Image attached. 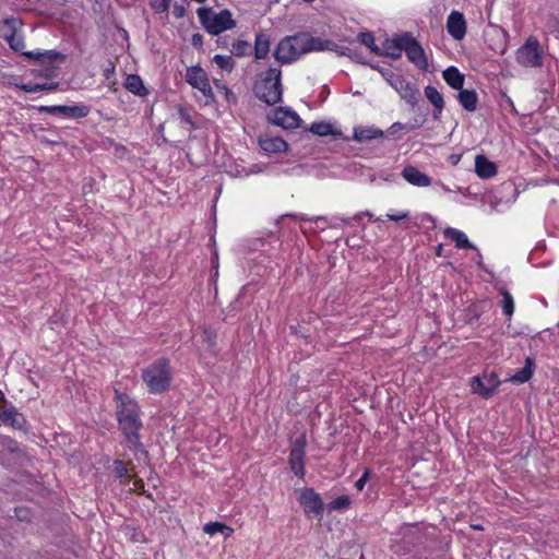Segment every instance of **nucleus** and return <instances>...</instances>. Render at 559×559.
<instances>
[{"mask_svg":"<svg viewBox=\"0 0 559 559\" xmlns=\"http://www.w3.org/2000/svg\"><path fill=\"white\" fill-rule=\"evenodd\" d=\"M332 44L308 34H297L283 38L276 46L275 58L282 63H290L311 51L332 50Z\"/></svg>","mask_w":559,"mask_h":559,"instance_id":"1","label":"nucleus"},{"mask_svg":"<svg viewBox=\"0 0 559 559\" xmlns=\"http://www.w3.org/2000/svg\"><path fill=\"white\" fill-rule=\"evenodd\" d=\"M117 416L119 425L132 447L139 444L138 431L142 427L136 402L128 394L116 391Z\"/></svg>","mask_w":559,"mask_h":559,"instance_id":"2","label":"nucleus"},{"mask_svg":"<svg viewBox=\"0 0 559 559\" xmlns=\"http://www.w3.org/2000/svg\"><path fill=\"white\" fill-rule=\"evenodd\" d=\"M255 94L267 105H274L282 100L283 87L281 83V70L270 68L260 74L255 83Z\"/></svg>","mask_w":559,"mask_h":559,"instance_id":"3","label":"nucleus"},{"mask_svg":"<svg viewBox=\"0 0 559 559\" xmlns=\"http://www.w3.org/2000/svg\"><path fill=\"white\" fill-rule=\"evenodd\" d=\"M198 16L203 27L212 35H218L236 26L233 14L227 9L215 11L200 8L198 9Z\"/></svg>","mask_w":559,"mask_h":559,"instance_id":"4","label":"nucleus"},{"mask_svg":"<svg viewBox=\"0 0 559 559\" xmlns=\"http://www.w3.org/2000/svg\"><path fill=\"white\" fill-rule=\"evenodd\" d=\"M143 381L151 393L166 391L170 385V368L166 360L159 359L143 370Z\"/></svg>","mask_w":559,"mask_h":559,"instance_id":"5","label":"nucleus"},{"mask_svg":"<svg viewBox=\"0 0 559 559\" xmlns=\"http://www.w3.org/2000/svg\"><path fill=\"white\" fill-rule=\"evenodd\" d=\"M516 61L525 68L542 67L543 52L536 37L530 36L516 50Z\"/></svg>","mask_w":559,"mask_h":559,"instance_id":"6","label":"nucleus"},{"mask_svg":"<svg viewBox=\"0 0 559 559\" xmlns=\"http://www.w3.org/2000/svg\"><path fill=\"white\" fill-rule=\"evenodd\" d=\"M186 81L193 88L198 90L203 97L206 99V103L214 100L213 88L210 84V79L207 73L199 66L189 67L186 71Z\"/></svg>","mask_w":559,"mask_h":559,"instance_id":"7","label":"nucleus"},{"mask_svg":"<svg viewBox=\"0 0 559 559\" xmlns=\"http://www.w3.org/2000/svg\"><path fill=\"white\" fill-rule=\"evenodd\" d=\"M298 501L307 515L321 520L323 516V502L313 489L306 488L299 491Z\"/></svg>","mask_w":559,"mask_h":559,"instance_id":"8","label":"nucleus"},{"mask_svg":"<svg viewBox=\"0 0 559 559\" xmlns=\"http://www.w3.org/2000/svg\"><path fill=\"white\" fill-rule=\"evenodd\" d=\"M269 120L283 129H296L301 119L299 115L289 107H277L270 115Z\"/></svg>","mask_w":559,"mask_h":559,"instance_id":"9","label":"nucleus"},{"mask_svg":"<svg viewBox=\"0 0 559 559\" xmlns=\"http://www.w3.org/2000/svg\"><path fill=\"white\" fill-rule=\"evenodd\" d=\"M402 45L404 46V51L406 52L411 62H413L420 70H426L428 68V61L425 56V51L413 37L406 34L402 35Z\"/></svg>","mask_w":559,"mask_h":559,"instance_id":"10","label":"nucleus"},{"mask_svg":"<svg viewBox=\"0 0 559 559\" xmlns=\"http://www.w3.org/2000/svg\"><path fill=\"white\" fill-rule=\"evenodd\" d=\"M499 384L500 381L495 373L485 374L484 377H473L469 381L472 392L486 399L495 393Z\"/></svg>","mask_w":559,"mask_h":559,"instance_id":"11","label":"nucleus"},{"mask_svg":"<svg viewBox=\"0 0 559 559\" xmlns=\"http://www.w3.org/2000/svg\"><path fill=\"white\" fill-rule=\"evenodd\" d=\"M391 87L394 88L401 98L409 105L415 106L417 104L419 98V91L412 82L405 80L402 75L395 80Z\"/></svg>","mask_w":559,"mask_h":559,"instance_id":"12","label":"nucleus"},{"mask_svg":"<svg viewBox=\"0 0 559 559\" xmlns=\"http://www.w3.org/2000/svg\"><path fill=\"white\" fill-rule=\"evenodd\" d=\"M447 31L455 40H462L466 34V21L463 13L452 11L447 20Z\"/></svg>","mask_w":559,"mask_h":559,"instance_id":"13","label":"nucleus"},{"mask_svg":"<svg viewBox=\"0 0 559 559\" xmlns=\"http://www.w3.org/2000/svg\"><path fill=\"white\" fill-rule=\"evenodd\" d=\"M305 441L299 439L296 440L293 444L289 454V464L294 474L298 477H304L305 475Z\"/></svg>","mask_w":559,"mask_h":559,"instance_id":"14","label":"nucleus"},{"mask_svg":"<svg viewBox=\"0 0 559 559\" xmlns=\"http://www.w3.org/2000/svg\"><path fill=\"white\" fill-rule=\"evenodd\" d=\"M402 176L405 181L415 187L421 188L431 185V178L412 165L404 167Z\"/></svg>","mask_w":559,"mask_h":559,"instance_id":"15","label":"nucleus"},{"mask_svg":"<svg viewBox=\"0 0 559 559\" xmlns=\"http://www.w3.org/2000/svg\"><path fill=\"white\" fill-rule=\"evenodd\" d=\"M258 143L265 153H284L288 150L287 142L280 136L260 135Z\"/></svg>","mask_w":559,"mask_h":559,"instance_id":"16","label":"nucleus"},{"mask_svg":"<svg viewBox=\"0 0 559 559\" xmlns=\"http://www.w3.org/2000/svg\"><path fill=\"white\" fill-rule=\"evenodd\" d=\"M44 111L49 114H62L67 117L72 118H83L86 117L90 112V109L87 106L81 105V106H50V107H44Z\"/></svg>","mask_w":559,"mask_h":559,"instance_id":"17","label":"nucleus"},{"mask_svg":"<svg viewBox=\"0 0 559 559\" xmlns=\"http://www.w3.org/2000/svg\"><path fill=\"white\" fill-rule=\"evenodd\" d=\"M475 173L481 179H488L497 174L496 164L484 155L475 157Z\"/></svg>","mask_w":559,"mask_h":559,"instance_id":"18","label":"nucleus"},{"mask_svg":"<svg viewBox=\"0 0 559 559\" xmlns=\"http://www.w3.org/2000/svg\"><path fill=\"white\" fill-rule=\"evenodd\" d=\"M383 136V131L374 126H359L354 129L353 139L356 142H368Z\"/></svg>","mask_w":559,"mask_h":559,"instance_id":"19","label":"nucleus"},{"mask_svg":"<svg viewBox=\"0 0 559 559\" xmlns=\"http://www.w3.org/2000/svg\"><path fill=\"white\" fill-rule=\"evenodd\" d=\"M404 50V46L402 45V35L394 38V39H386L383 43V47L380 50L379 55H384L391 58H400L402 55V51Z\"/></svg>","mask_w":559,"mask_h":559,"instance_id":"20","label":"nucleus"},{"mask_svg":"<svg viewBox=\"0 0 559 559\" xmlns=\"http://www.w3.org/2000/svg\"><path fill=\"white\" fill-rule=\"evenodd\" d=\"M425 96L435 108L433 117L438 118L444 108V100L441 93L433 86L425 87Z\"/></svg>","mask_w":559,"mask_h":559,"instance_id":"21","label":"nucleus"},{"mask_svg":"<svg viewBox=\"0 0 559 559\" xmlns=\"http://www.w3.org/2000/svg\"><path fill=\"white\" fill-rule=\"evenodd\" d=\"M123 85L130 93H132L136 96L143 97V96H146L148 93L146 87L143 84L142 79L135 74H129L126 78Z\"/></svg>","mask_w":559,"mask_h":559,"instance_id":"22","label":"nucleus"},{"mask_svg":"<svg viewBox=\"0 0 559 559\" xmlns=\"http://www.w3.org/2000/svg\"><path fill=\"white\" fill-rule=\"evenodd\" d=\"M457 100L467 111H475L477 108L478 97L474 90H460Z\"/></svg>","mask_w":559,"mask_h":559,"instance_id":"23","label":"nucleus"},{"mask_svg":"<svg viewBox=\"0 0 559 559\" xmlns=\"http://www.w3.org/2000/svg\"><path fill=\"white\" fill-rule=\"evenodd\" d=\"M271 41L266 34L258 33L254 40V56L257 59H265L270 52Z\"/></svg>","mask_w":559,"mask_h":559,"instance_id":"24","label":"nucleus"},{"mask_svg":"<svg viewBox=\"0 0 559 559\" xmlns=\"http://www.w3.org/2000/svg\"><path fill=\"white\" fill-rule=\"evenodd\" d=\"M23 55L26 56L29 59L37 60V61H43V62H48V63H52L56 60H63L64 59V57L61 53L56 52L53 50H47V51H41V50L26 51V52H23Z\"/></svg>","mask_w":559,"mask_h":559,"instance_id":"25","label":"nucleus"},{"mask_svg":"<svg viewBox=\"0 0 559 559\" xmlns=\"http://www.w3.org/2000/svg\"><path fill=\"white\" fill-rule=\"evenodd\" d=\"M444 81L454 90H462L464 75L454 67L445 69L442 73Z\"/></svg>","mask_w":559,"mask_h":559,"instance_id":"26","label":"nucleus"},{"mask_svg":"<svg viewBox=\"0 0 559 559\" xmlns=\"http://www.w3.org/2000/svg\"><path fill=\"white\" fill-rule=\"evenodd\" d=\"M444 235L451 238L460 249L474 248L467 236L460 229L448 227L444 229Z\"/></svg>","mask_w":559,"mask_h":559,"instance_id":"27","label":"nucleus"},{"mask_svg":"<svg viewBox=\"0 0 559 559\" xmlns=\"http://www.w3.org/2000/svg\"><path fill=\"white\" fill-rule=\"evenodd\" d=\"M21 26V22L17 19L10 17L5 19L0 23V37L4 40L12 37Z\"/></svg>","mask_w":559,"mask_h":559,"instance_id":"28","label":"nucleus"},{"mask_svg":"<svg viewBox=\"0 0 559 559\" xmlns=\"http://www.w3.org/2000/svg\"><path fill=\"white\" fill-rule=\"evenodd\" d=\"M533 369H534V361L532 358L527 357L525 359V366L521 370L515 372L510 378V381H512L514 383H524V382L528 381L533 374Z\"/></svg>","mask_w":559,"mask_h":559,"instance_id":"29","label":"nucleus"},{"mask_svg":"<svg viewBox=\"0 0 559 559\" xmlns=\"http://www.w3.org/2000/svg\"><path fill=\"white\" fill-rule=\"evenodd\" d=\"M203 531L207 535L222 534L225 538L231 536L234 530L223 523L219 522H210L206 523L203 527Z\"/></svg>","mask_w":559,"mask_h":559,"instance_id":"30","label":"nucleus"},{"mask_svg":"<svg viewBox=\"0 0 559 559\" xmlns=\"http://www.w3.org/2000/svg\"><path fill=\"white\" fill-rule=\"evenodd\" d=\"M309 130L311 133L320 136L334 134L333 126L324 121L313 122Z\"/></svg>","mask_w":559,"mask_h":559,"instance_id":"31","label":"nucleus"},{"mask_svg":"<svg viewBox=\"0 0 559 559\" xmlns=\"http://www.w3.org/2000/svg\"><path fill=\"white\" fill-rule=\"evenodd\" d=\"M352 504V500L348 496L343 495L332 500L328 508L330 511H344L347 510Z\"/></svg>","mask_w":559,"mask_h":559,"instance_id":"32","label":"nucleus"},{"mask_svg":"<svg viewBox=\"0 0 559 559\" xmlns=\"http://www.w3.org/2000/svg\"><path fill=\"white\" fill-rule=\"evenodd\" d=\"M251 52V45L247 40H236L231 45V53L237 57H245L250 55Z\"/></svg>","mask_w":559,"mask_h":559,"instance_id":"33","label":"nucleus"},{"mask_svg":"<svg viewBox=\"0 0 559 559\" xmlns=\"http://www.w3.org/2000/svg\"><path fill=\"white\" fill-rule=\"evenodd\" d=\"M213 62L222 70L230 72L235 67V61L230 56L215 55Z\"/></svg>","mask_w":559,"mask_h":559,"instance_id":"34","label":"nucleus"},{"mask_svg":"<svg viewBox=\"0 0 559 559\" xmlns=\"http://www.w3.org/2000/svg\"><path fill=\"white\" fill-rule=\"evenodd\" d=\"M16 86L26 93H36V92L46 91V90L50 91L56 87L55 84H37V83H26V84H21V85H16Z\"/></svg>","mask_w":559,"mask_h":559,"instance_id":"35","label":"nucleus"},{"mask_svg":"<svg viewBox=\"0 0 559 559\" xmlns=\"http://www.w3.org/2000/svg\"><path fill=\"white\" fill-rule=\"evenodd\" d=\"M502 297H503L502 298V310H503L506 316L511 317L513 314V311H514L513 298H512V296L508 292H504L502 294Z\"/></svg>","mask_w":559,"mask_h":559,"instance_id":"36","label":"nucleus"},{"mask_svg":"<svg viewBox=\"0 0 559 559\" xmlns=\"http://www.w3.org/2000/svg\"><path fill=\"white\" fill-rule=\"evenodd\" d=\"M359 40L362 45L370 48L373 52H379V48L374 45V38L370 33H360Z\"/></svg>","mask_w":559,"mask_h":559,"instance_id":"37","label":"nucleus"},{"mask_svg":"<svg viewBox=\"0 0 559 559\" xmlns=\"http://www.w3.org/2000/svg\"><path fill=\"white\" fill-rule=\"evenodd\" d=\"M5 41L15 51H22V49L24 48V40L17 32L12 37L7 39Z\"/></svg>","mask_w":559,"mask_h":559,"instance_id":"38","label":"nucleus"},{"mask_svg":"<svg viewBox=\"0 0 559 559\" xmlns=\"http://www.w3.org/2000/svg\"><path fill=\"white\" fill-rule=\"evenodd\" d=\"M151 5L157 13H167L170 7V0H152Z\"/></svg>","mask_w":559,"mask_h":559,"instance_id":"39","label":"nucleus"},{"mask_svg":"<svg viewBox=\"0 0 559 559\" xmlns=\"http://www.w3.org/2000/svg\"><path fill=\"white\" fill-rule=\"evenodd\" d=\"M379 72L390 86H392L394 84L395 80H397L400 76V74L394 73L386 69H379Z\"/></svg>","mask_w":559,"mask_h":559,"instance_id":"40","label":"nucleus"},{"mask_svg":"<svg viewBox=\"0 0 559 559\" xmlns=\"http://www.w3.org/2000/svg\"><path fill=\"white\" fill-rule=\"evenodd\" d=\"M409 213L407 211L390 212L386 214L388 219L400 222L408 218Z\"/></svg>","mask_w":559,"mask_h":559,"instance_id":"41","label":"nucleus"},{"mask_svg":"<svg viewBox=\"0 0 559 559\" xmlns=\"http://www.w3.org/2000/svg\"><path fill=\"white\" fill-rule=\"evenodd\" d=\"M115 473L118 478H124L128 476V467L122 461L115 462Z\"/></svg>","mask_w":559,"mask_h":559,"instance_id":"42","label":"nucleus"},{"mask_svg":"<svg viewBox=\"0 0 559 559\" xmlns=\"http://www.w3.org/2000/svg\"><path fill=\"white\" fill-rule=\"evenodd\" d=\"M14 415V408L0 411V425L9 423L10 418Z\"/></svg>","mask_w":559,"mask_h":559,"instance_id":"43","label":"nucleus"},{"mask_svg":"<svg viewBox=\"0 0 559 559\" xmlns=\"http://www.w3.org/2000/svg\"><path fill=\"white\" fill-rule=\"evenodd\" d=\"M173 14L176 19H181L186 14V9L182 4L175 3L173 8Z\"/></svg>","mask_w":559,"mask_h":559,"instance_id":"44","label":"nucleus"},{"mask_svg":"<svg viewBox=\"0 0 559 559\" xmlns=\"http://www.w3.org/2000/svg\"><path fill=\"white\" fill-rule=\"evenodd\" d=\"M368 476H369V472L366 471L362 476L356 481L355 484V487L358 489V490H362L367 480H368Z\"/></svg>","mask_w":559,"mask_h":559,"instance_id":"45","label":"nucleus"},{"mask_svg":"<svg viewBox=\"0 0 559 559\" xmlns=\"http://www.w3.org/2000/svg\"><path fill=\"white\" fill-rule=\"evenodd\" d=\"M462 158V154L459 153V154H451L449 157H448V162L453 165V166H456L460 160Z\"/></svg>","mask_w":559,"mask_h":559,"instance_id":"46","label":"nucleus"},{"mask_svg":"<svg viewBox=\"0 0 559 559\" xmlns=\"http://www.w3.org/2000/svg\"><path fill=\"white\" fill-rule=\"evenodd\" d=\"M179 116L182 119V121L186 122L187 124H190V126L193 124L191 117L183 109L179 110Z\"/></svg>","mask_w":559,"mask_h":559,"instance_id":"47","label":"nucleus"},{"mask_svg":"<svg viewBox=\"0 0 559 559\" xmlns=\"http://www.w3.org/2000/svg\"><path fill=\"white\" fill-rule=\"evenodd\" d=\"M8 424H11L14 427L21 426L20 415L17 414V412L15 409H14V415L12 416V418H10Z\"/></svg>","mask_w":559,"mask_h":559,"instance_id":"48","label":"nucleus"},{"mask_svg":"<svg viewBox=\"0 0 559 559\" xmlns=\"http://www.w3.org/2000/svg\"><path fill=\"white\" fill-rule=\"evenodd\" d=\"M404 129H405V126H404L403 123H401V122H394V123L390 127L389 131H390L391 133H395V132L402 131V130H404Z\"/></svg>","mask_w":559,"mask_h":559,"instance_id":"49","label":"nucleus"},{"mask_svg":"<svg viewBox=\"0 0 559 559\" xmlns=\"http://www.w3.org/2000/svg\"><path fill=\"white\" fill-rule=\"evenodd\" d=\"M437 185H439V186L441 187V189H442L443 191H445V192H450V191H451V189H450L447 185H444L443 182H441V181L437 182Z\"/></svg>","mask_w":559,"mask_h":559,"instance_id":"50","label":"nucleus"},{"mask_svg":"<svg viewBox=\"0 0 559 559\" xmlns=\"http://www.w3.org/2000/svg\"><path fill=\"white\" fill-rule=\"evenodd\" d=\"M216 86H217L219 90L224 91L226 95H228V94L230 93V92H229V90H228L225 85H221V84H218V83L216 82Z\"/></svg>","mask_w":559,"mask_h":559,"instance_id":"51","label":"nucleus"},{"mask_svg":"<svg viewBox=\"0 0 559 559\" xmlns=\"http://www.w3.org/2000/svg\"><path fill=\"white\" fill-rule=\"evenodd\" d=\"M436 254H437L438 257L442 255V245H439V246L437 247V249H436Z\"/></svg>","mask_w":559,"mask_h":559,"instance_id":"52","label":"nucleus"},{"mask_svg":"<svg viewBox=\"0 0 559 559\" xmlns=\"http://www.w3.org/2000/svg\"><path fill=\"white\" fill-rule=\"evenodd\" d=\"M201 40V36L200 35H194L193 36V43H197V41H200Z\"/></svg>","mask_w":559,"mask_h":559,"instance_id":"53","label":"nucleus"},{"mask_svg":"<svg viewBox=\"0 0 559 559\" xmlns=\"http://www.w3.org/2000/svg\"><path fill=\"white\" fill-rule=\"evenodd\" d=\"M259 171H260V169H255V167H254L250 171H248L246 175H249V174H252V173H259Z\"/></svg>","mask_w":559,"mask_h":559,"instance_id":"54","label":"nucleus"},{"mask_svg":"<svg viewBox=\"0 0 559 559\" xmlns=\"http://www.w3.org/2000/svg\"><path fill=\"white\" fill-rule=\"evenodd\" d=\"M316 222H325V218L324 217H316Z\"/></svg>","mask_w":559,"mask_h":559,"instance_id":"55","label":"nucleus"},{"mask_svg":"<svg viewBox=\"0 0 559 559\" xmlns=\"http://www.w3.org/2000/svg\"><path fill=\"white\" fill-rule=\"evenodd\" d=\"M138 485H139V481L138 480L134 481V490H138V488H139Z\"/></svg>","mask_w":559,"mask_h":559,"instance_id":"56","label":"nucleus"},{"mask_svg":"<svg viewBox=\"0 0 559 559\" xmlns=\"http://www.w3.org/2000/svg\"><path fill=\"white\" fill-rule=\"evenodd\" d=\"M501 55H503L506 52V47H502L501 50L499 51Z\"/></svg>","mask_w":559,"mask_h":559,"instance_id":"57","label":"nucleus"},{"mask_svg":"<svg viewBox=\"0 0 559 559\" xmlns=\"http://www.w3.org/2000/svg\"><path fill=\"white\" fill-rule=\"evenodd\" d=\"M366 215L369 216L370 218L373 217L371 213H366Z\"/></svg>","mask_w":559,"mask_h":559,"instance_id":"58","label":"nucleus"},{"mask_svg":"<svg viewBox=\"0 0 559 559\" xmlns=\"http://www.w3.org/2000/svg\"><path fill=\"white\" fill-rule=\"evenodd\" d=\"M306 2H312L313 0H305Z\"/></svg>","mask_w":559,"mask_h":559,"instance_id":"59","label":"nucleus"}]
</instances>
